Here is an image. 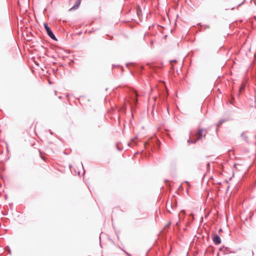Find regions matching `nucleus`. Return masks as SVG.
<instances>
[{
	"label": "nucleus",
	"mask_w": 256,
	"mask_h": 256,
	"mask_svg": "<svg viewBox=\"0 0 256 256\" xmlns=\"http://www.w3.org/2000/svg\"><path fill=\"white\" fill-rule=\"evenodd\" d=\"M241 137L243 138L244 140L247 142V136H246L244 132H243L241 134Z\"/></svg>",
	"instance_id": "0eeeda50"
},
{
	"label": "nucleus",
	"mask_w": 256,
	"mask_h": 256,
	"mask_svg": "<svg viewBox=\"0 0 256 256\" xmlns=\"http://www.w3.org/2000/svg\"><path fill=\"white\" fill-rule=\"evenodd\" d=\"M207 133L206 129L200 128H198L196 131L192 130L190 132V138L188 140V142L190 144H194L203 137H204Z\"/></svg>",
	"instance_id": "f257e3e1"
},
{
	"label": "nucleus",
	"mask_w": 256,
	"mask_h": 256,
	"mask_svg": "<svg viewBox=\"0 0 256 256\" xmlns=\"http://www.w3.org/2000/svg\"><path fill=\"white\" fill-rule=\"evenodd\" d=\"M213 241L216 244L218 245L220 244L221 239L218 234H215L213 238Z\"/></svg>",
	"instance_id": "20e7f679"
},
{
	"label": "nucleus",
	"mask_w": 256,
	"mask_h": 256,
	"mask_svg": "<svg viewBox=\"0 0 256 256\" xmlns=\"http://www.w3.org/2000/svg\"><path fill=\"white\" fill-rule=\"evenodd\" d=\"M246 88V84H242L240 88L239 92L240 93L241 91L244 90Z\"/></svg>",
	"instance_id": "423d86ee"
},
{
	"label": "nucleus",
	"mask_w": 256,
	"mask_h": 256,
	"mask_svg": "<svg viewBox=\"0 0 256 256\" xmlns=\"http://www.w3.org/2000/svg\"><path fill=\"white\" fill-rule=\"evenodd\" d=\"M254 4L256 6V1H255V2H254Z\"/></svg>",
	"instance_id": "f3484780"
},
{
	"label": "nucleus",
	"mask_w": 256,
	"mask_h": 256,
	"mask_svg": "<svg viewBox=\"0 0 256 256\" xmlns=\"http://www.w3.org/2000/svg\"><path fill=\"white\" fill-rule=\"evenodd\" d=\"M148 144V143L147 142H146L144 143V146L146 147Z\"/></svg>",
	"instance_id": "4468645a"
},
{
	"label": "nucleus",
	"mask_w": 256,
	"mask_h": 256,
	"mask_svg": "<svg viewBox=\"0 0 256 256\" xmlns=\"http://www.w3.org/2000/svg\"><path fill=\"white\" fill-rule=\"evenodd\" d=\"M170 224H171V222H170L168 224V226H169L170 225Z\"/></svg>",
	"instance_id": "2eb2a0df"
},
{
	"label": "nucleus",
	"mask_w": 256,
	"mask_h": 256,
	"mask_svg": "<svg viewBox=\"0 0 256 256\" xmlns=\"http://www.w3.org/2000/svg\"><path fill=\"white\" fill-rule=\"evenodd\" d=\"M58 98H61V96H60L58 97Z\"/></svg>",
	"instance_id": "a211bd4d"
},
{
	"label": "nucleus",
	"mask_w": 256,
	"mask_h": 256,
	"mask_svg": "<svg viewBox=\"0 0 256 256\" xmlns=\"http://www.w3.org/2000/svg\"><path fill=\"white\" fill-rule=\"evenodd\" d=\"M179 224H180V220H178V222H176V226H179Z\"/></svg>",
	"instance_id": "1a4fd4ad"
},
{
	"label": "nucleus",
	"mask_w": 256,
	"mask_h": 256,
	"mask_svg": "<svg viewBox=\"0 0 256 256\" xmlns=\"http://www.w3.org/2000/svg\"><path fill=\"white\" fill-rule=\"evenodd\" d=\"M116 148L119 150H121V148H120V147L118 146V144H116Z\"/></svg>",
	"instance_id": "9d476101"
},
{
	"label": "nucleus",
	"mask_w": 256,
	"mask_h": 256,
	"mask_svg": "<svg viewBox=\"0 0 256 256\" xmlns=\"http://www.w3.org/2000/svg\"><path fill=\"white\" fill-rule=\"evenodd\" d=\"M186 182V183L188 184V187H190V183L188 182Z\"/></svg>",
	"instance_id": "ddd939ff"
},
{
	"label": "nucleus",
	"mask_w": 256,
	"mask_h": 256,
	"mask_svg": "<svg viewBox=\"0 0 256 256\" xmlns=\"http://www.w3.org/2000/svg\"><path fill=\"white\" fill-rule=\"evenodd\" d=\"M225 121L224 120H221L219 121V122L217 126H220Z\"/></svg>",
	"instance_id": "6e6552de"
},
{
	"label": "nucleus",
	"mask_w": 256,
	"mask_h": 256,
	"mask_svg": "<svg viewBox=\"0 0 256 256\" xmlns=\"http://www.w3.org/2000/svg\"><path fill=\"white\" fill-rule=\"evenodd\" d=\"M80 2L81 0H76L74 5L70 9V10H73L78 9L80 4Z\"/></svg>",
	"instance_id": "39448f33"
},
{
	"label": "nucleus",
	"mask_w": 256,
	"mask_h": 256,
	"mask_svg": "<svg viewBox=\"0 0 256 256\" xmlns=\"http://www.w3.org/2000/svg\"><path fill=\"white\" fill-rule=\"evenodd\" d=\"M127 255H128V256H131L130 254H128V253H127Z\"/></svg>",
	"instance_id": "dca6fc26"
},
{
	"label": "nucleus",
	"mask_w": 256,
	"mask_h": 256,
	"mask_svg": "<svg viewBox=\"0 0 256 256\" xmlns=\"http://www.w3.org/2000/svg\"><path fill=\"white\" fill-rule=\"evenodd\" d=\"M182 213L183 214H185V212L184 210H182L180 211V214Z\"/></svg>",
	"instance_id": "9b49d317"
},
{
	"label": "nucleus",
	"mask_w": 256,
	"mask_h": 256,
	"mask_svg": "<svg viewBox=\"0 0 256 256\" xmlns=\"http://www.w3.org/2000/svg\"><path fill=\"white\" fill-rule=\"evenodd\" d=\"M244 0L242 3H240V4H239L238 5V6H240L242 5V4H244Z\"/></svg>",
	"instance_id": "f8f14e48"
},
{
	"label": "nucleus",
	"mask_w": 256,
	"mask_h": 256,
	"mask_svg": "<svg viewBox=\"0 0 256 256\" xmlns=\"http://www.w3.org/2000/svg\"><path fill=\"white\" fill-rule=\"evenodd\" d=\"M137 94L136 92L132 90H130L129 96L126 100V102L129 104L132 111L135 108L138 100L136 98Z\"/></svg>",
	"instance_id": "f03ea898"
},
{
	"label": "nucleus",
	"mask_w": 256,
	"mask_h": 256,
	"mask_svg": "<svg viewBox=\"0 0 256 256\" xmlns=\"http://www.w3.org/2000/svg\"><path fill=\"white\" fill-rule=\"evenodd\" d=\"M44 28L47 32L48 35L52 40H56V37L53 34L52 30L48 26V24L46 23L44 24Z\"/></svg>",
	"instance_id": "7ed1b4c3"
}]
</instances>
